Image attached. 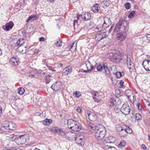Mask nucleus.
Instances as JSON below:
<instances>
[{
	"instance_id": "nucleus-1",
	"label": "nucleus",
	"mask_w": 150,
	"mask_h": 150,
	"mask_svg": "<svg viewBox=\"0 0 150 150\" xmlns=\"http://www.w3.org/2000/svg\"><path fill=\"white\" fill-rule=\"evenodd\" d=\"M129 28V22L123 19L120 20L117 23L114 30L115 33L119 31L128 32Z\"/></svg>"
},
{
	"instance_id": "nucleus-2",
	"label": "nucleus",
	"mask_w": 150,
	"mask_h": 150,
	"mask_svg": "<svg viewBox=\"0 0 150 150\" xmlns=\"http://www.w3.org/2000/svg\"><path fill=\"white\" fill-rule=\"evenodd\" d=\"M67 124L69 128L74 131L82 132V126L78 121L70 119L68 120Z\"/></svg>"
},
{
	"instance_id": "nucleus-3",
	"label": "nucleus",
	"mask_w": 150,
	"mask_h": 150,
	"mask_svg": "<svg viewBox=\"0 0 150 150\" xmlns=\"http://www.w3.org/2000/svg\"><path fill=\"white\" fill-rule=\"evenodd\" d=\"M104 22L102 25L101 24L97 25L95 30L96 32H100L108 27L111 25L112 22L110 18L107 17L103 18Z\"/></svg>"
},
{
	"instance_id": "nucleus-4",
	"label": "nucleus",
	"mask_w": 150,
	"mask_h": 150,
	"mask_svg": "<svg viewBox=\"0 0 150 150\" xmlns=\"http://www.w3.org/2000/svg\"><path fill=\"white\" fill-rule=\"evenodd\" d=\"M94 132L95 137L98 140H101L104 138L106 134L105 128L102 125H99V127Z\"/></svg>"
},
{
	"instance_id": "nucleus-5",
	"label": "nucleus",
	"mask_w": 150,
	"mask_h": 150,
	"mask_svg": "<svg viewBox=\"0 0 150 150\" xmlns=\"http://www.w3.org/2000/svg\"><path fill=\"white\" fill-rule=\"evenodd\" d=\"M121 101L119 98L115 95H114L110 98L109 105L111 107L114 106L119 105L121 104Z\"/></svg>"
},
{
	"instance_id": "nucleus-6",
	"label": "nucleus",
	"mask_w": 150,
	"mask_h": 150,
	"mask_svg": "<svg viewBox=\"0 0 150 150\" xmlns=\"http://www.w3.org/2000/svg\"><path fill=\"white\" fill-rule=\"evenodd\" d=\"M109 58L111 61L115 63H119L122 59L121 55L119 52L111 54Z\"/></svg>"
},
{
	"instance_id": "nucleus-7",
	"label": "nucleus",
	"mask_w": 150,
	"mask_h": 150,
	"mask_svg": "<svg viewBox=\"0 0 150 150\" xmlns=\"http://www.w3.org/2000/svg\"><path fill=\"white\" fill-rule=\"evenodd\" d=\"M16 143L18 145L24 144L28 140V138L26 135H22L15 138Z\"/></svg>"
},
{
	"instance_id": "nucleus-8",
	"label": "nucleus",
	"mask_w": 150,
	"mask_h": 150,
	"mask_svg": "<svg viewBox=\"0 0 150 150\" xmlns=\"http://www.w3.org/2000/svg\"><path fill=\"white\" fill-rule=\"evenodd\" d=\"M76 144L79 145L83 146L85 144V138L82 135L77 134L74 139Z\"/></svg>"
},
{
	"instance_id": "nucleus-9",
	"label": "nucleus",
	"mask_w": 150,
	"mask_h": 150,
	"mask_svg": "<svg viewBox=\"0 0 150 150\" xmlns=\"http://www.w3.org/2000/svg\"><path fill=\"white\" fill-rule=\"evenodd\" d=\"M131 110L130 107L127 103L124 104L120 109V111L125 115H129Z\"/></svg>"
},
{
	"instance_id": "nucleus-10",
	"label": "nucleus",
	"mask_w": 150,
	"mask_h": 150,
	"mask_svg": "<svg viewBox=\"0 0 150 150\" xmlns=\"http://www.w3.org/2000/svg\"><path fill=\"white\" fill-rule=\"evenodd\" d=\"M64 135L65 137L67 139L69 140H74L77 134L74 132H64Z\"/></svg>"
},
{
	"instance_id": "nucleus-11",
	"label": "nucleus",
	"mask_w": 150,
	"mask_h": 150,
	"mask_svg": "<svg viewBox=\"0 0 150 150\" xmlns=\"http://www.w3.org/2000/svg\"><path fill=\"white\" fill-rule=\"evenodd\" d=\"M62 87V83L59 81H57L52 84L51 88L53 91H57L60 90Z\"/></svg>"
},
{
	"instance_id": "nucleus-12",
	"label": "nucleus",
	"mask_w": 150,
	"mask_h": 150,
	"mask_svg": "<svg viewBox=\"0 0 150 150\" xmlns=\"http://www.w3.org/2000/svg\"><path fill=\"white\" fill-rule=\"evenodd\" d=\"M51 131L54 133H56L63 136L64 135V131L62 129L54 127L51 129Z\"/></svg>"
},
{
	"instance_id": "nucleus-13",
	"label": "nucleus",
	"mask_w": 150,
	"mask_h": 150,
	"mask_svg": "<svg viewBox=\"0 0 150 150\" xmlns=\"http://www.w3.org/2000/svg\"><path fill=\"white\" fill-rule=\"evenodd\" d=\"M107 37L106 33L105 32L97 33L96 35L95 38L96 40L100 41Z\"/></svg>"
},
{
	"instance_id": "nucleus-14",
	"label": "nucleus",
	"mask_w": 150,
	"mask_h": 150,
	"mask_svg": "<svg viewBox=\"0 0 150 150\" xmlns=\"http://www.w3.org/2000/svg\"><path fill=\"white\" fill-rule=\"evenodd\" d=\"M127 32L123 31L118 33L117 35V40L121 41L124 40L126 38Z\"/></svg>"
},
{
	"instance_id": "nucleus-15",
	"label": "nucleus",
	"mask_w": 150,
	"mask_h": 150,
	"mask_svg": "<svg viewBox=\"0 0 150 150\" xmlns=\"http://www.w3.org/2000/svg\"><path fill=\"white\" fill-rule=\"evenodd\" d=\"M142 65L146 71H150V60L145 59L143 61Z\"/></svg>"
},
{
	"instance_id": "nucleus-16",
	"label": "nucleus",
	"mask_w": 150,
	"mask_h": 150,
	"mask_svg": "<svg viewBox=\"0 0 150 150\" xmlns=\"http://www.w3.org/2000/svg\"><path fill=\"white\" fill-rule=\"evenodd\" d=\"M13 25V23L12 21H10L3 26L2 27L4 30L8 31L12 29Z\"/></svg>"
},
{
	"instance_id": "nucleus-17",
	"label": "nucleus",
	"mask_w": 150,
	"mask_h": 150,
	"mask_svg": "<svg viewBox=\"0 0 150 150\" xmlns=\"http://www.w3.org/2000/svg\"><path fill=\"white\" fill-rule=\"evenodd\" d=\"M81 16L82 20L85 21L90 20L91 17V14L88 12L82 13Z\"/></svg>"
},
{
	"instance_id": "nucleus-18",
	"label": "nucleus",
	"mask_w": 150,
	"mask_h": 150,
	"mask_svg": "<svg viewBox=\"0 0 150 150\" xmlns=\"http://www.w3.org/2000/svg\"><path fill=\"white\" fill-rule=\"evenodd\" d=\"M116 141L115 137L110 136H108L105 140V142L107 143H113Z\"/></svg>"
},
{
	"instance_id": "nucleus-19",
	"label": "nucleus",
	"mask_w": 150,
	"mask_h": 150,
	"mask_svg": "<svg viewBox=\"0 0 150 150\" xmlns=\"http://www.w3.org/2000/svg\"><path fill=\"white\" fill-rule=\"evenodd\" d=\"M72 68L70 66H68L65 68L63 70L62 73L64 75H68L72 71Z\"/></svg>"
},
{
	"instance_id": "nucleus-20",
	"label": "nucleus",
	"mask_w": 150,
	"mask_h": 150,
	"mask_svg": "<svg viewBox=\"0 0 150 150\" xmlns=\"http://www.w3.org/2000/svg\"><path fill=\"white\" fill-rule=\"evenodd\" d=\"M18 58L17 57H13L11 59L10 62L13 65H17L19 62Z\"/></svg>"
},
{
	"instance_id": "nucleus-21",
	"label": "nucleus",
	"mask_w": 150,
	"mask_h": 150,
	"mask_svg": "<svg viewBox=\"0 0 150 150\" xmlns=\"http://www.w3.org/2000/svg\"><path fill=\"white\" fill-rule=\"evenodd\" d=\"M16 129V125L11 122H9L8 129L13 130Z\"/></svg>"
},
{
	"instance_id": "nucleus-22",
	"label": "nucleus",
	"mask_w": 150,
	"mask_h": 150,
	"mask_svg": "<svg viewBox=\"0 0 150 150\" xmlns=\"http://www.w3.org/2000/svg\"><path fill=\"white\" fill-rule=\"evenodd\" d=\"M38 18V16L36 15H31L29 16L26 21L27 22H28L30 20L34 21L37 20Z\"/></svg>"
},
{
	"instance_id": "nucleus-23",
	"label": "nucleus",
	"mask_w": 150,
	"mask_h": 150,
	"mask_svg": "<svg viewBox=\"0 0 150 150\" xmlns=\"http://www.w3.org/2000/svg\"><path fill=\"white\" fill-rule=\"evenodd\" d=\"M52 122V120L46 119L43 121V124L44 125L48 126L51 124Z\"/></svg>"
},
{
	"instance_id": "nucleus-24",
	"label": "nucleus",
	"mask_w": 150,
	"mask_h": 150,
	"mask_svg": "<svg viewBox=\"0 0 150 150\" xmlns=\"http://www.w3.org/2000/svg\"><path fill=\"white\" fill-rule=\"evenodd\" d=\"M88 126L91 128V129L95 131L97 130V128L99 127V126H96L91 122H89L88 124Z\"/></svg>"
},
{
	"instance_id": "nucleus-25",
	"label": "nucleus",
	"mask_w": 150,
	"mask_h": 150,
	"mask_svg": "<svg viewBox=\"0 0 150 150\" xmlns=\"http://www.w3.org/2000/svg\"><path fill=\"white\" fill-rule=\"evenodd\" d=\"M98 4H96L92 7V10L95 13L98 11L99 9L98 8Z\"/></svg>"
},
{
	"instance_id": "nucleus-26",
	"label": "nucleus",
	"mask_w": 150,
	"mask_h": 150,
	"mask_svg": "<svg viewBox=\"0 0 150 150\" xmlns=\"http://www.w3.org/2000/svg\"><path fill=\"white\" fill-rule=\"evenodd\" d=\"M9 122L7 121H4L1 126V128H4L6 129H8Z\"/></svg>"
},
{
	"instance_id": "nucleus-27",
	"label": "nucleus",
	"mask_w": 150,
	"mask_h": 150,
	"mask_svg": "<svg viewBox=\"0 0 150 150\" xmlns=\"http://www.w3.org/2000/svg\"><path fill=\"white\" fill-rule=\"evenodd\" d=\"M126 144V142L122 140L118 145V147L120 149H121L125 146Z\"/></svg>"
},
{
	"instance_id": "nucleus-28",
	"label": "nucleus",
	"mask_w": 150,
	"mask_h": 150,
	"mask_svg": "<svg viewBox=\"0 0 150 150\" xmlns=\"http://www.w3.org/2000/svg\"><path fill=\"white\" fill-rule=\"evenodd\" d=\"M124 75V73L122 71V72L120 71L116 72L115 73V75L118 78H120L122 76Z\"/></svg>"
},
{
	"instance_id": "nucleus-29",
	"label": "nucleus",
	"mask_w": 150,
	"mask_h": 150,
	"mask_svg": "<svg viewBox=\"0 0 150 150\" xmlns=\"http://www.w3.org/2000/svg\"><path fill=\"white\" fill-rule=\"evenodd\" d=\"M119 134L121 137H124L127 135V133L126 132L125 128L123 129V130H122L120 132H119Z\"/></svg>"
},
{
	"instance_id": "nucleus-30",
	"label": "nucleus",
	"mask_w": 150,
	"mask_h": 150,
	"mask_svg": "<svg viewBox=\"0 0 150 150\" xmlns=\"http://www.w3.org/2000/svg\"><path fill=\"white\" fill-rule=\"evenodd\" d=\"M126 130V132L127 133V135L128 133L130 134H131L132 132V129L130 128L128 126H125V127Z\"/></svg>"
},
{
	"instance_id": "nucleus-31",
	"label": "nucleus",
	"mask_w": 150,
	"mask_h": 150,
	"mask_svg": "<svg viewBox=\"0 0 150 150\" xmlns=\"http://www.w3.org/2000/svg\"><path fill=\"white\" fill-rule=\"evenodd\" d=\"M24 43L23 39H19L17 40L16 44L18 46L20 47L23 45Z\"/></svg>"
},
{
	"instance_id": "nucleus-32",
	"label": "nucleus",
	"mask_w": 150,
	"mask_h": 150,
	"mask_svg": "<svg viewBox=\"0 0 150 150\" xmlns=\"http://www.w3.org/2000/svg\"><path fill=\"white\" fill-rule=\"evenodd\" d=\"M142 116L139 113H137L135 115L136 119L137 121L141 120H142Z\"/></svg>"
},
{
	"instance_id": "nucleus-33",
	"label": "nucleus",
	"mask_w": 150,
	"mask_h": 150,
	"mask_svg": "<svg viewBox=\"0 0 150 150\" xmlns=\"http://www.w3.org/2000/svg\"><path fill=\"white\" fill-rule=\"evenodd\" d=\"M96 69L98 71H102L103 68L102 65V64H100L97 65L96 67Z\"/></svg>"
},
{
	"instance_id": "nucleus-34",
	"label": "nucleus",
	"mask_w": 150,
	"mask_h": 150,
	"mask_svg": "<svg viewBox=\"0 0 150 150\" xmlns=\"http://www.w3.org/2000/svg\"><path fill=\"white\" fill-rule=\"evenodd\" d=\"M25 91L23 87H21L18 88V93L20 95H22Z\"/></svg>"
},
{
	"instance_id": "nucleus-35",
	"label": "nucleus",
	"mask_w": 150,
	"mask_h": 150,
	"mask_svg": "<svg viewBox=\"0 0 150 150\" xmlns=\"http://www.w3.org/2000/svg\"><path fill=\"white\" fill-rule=\"evenodd\" d=\"M51 77V76L50 75H48L46 76H45L46 79V84H48L51 81V79L50 78Z\"/></svg>"
},
{
	"instance_id": "nucleus-36",
	"label": "nucleus",
	"mask_w": 150,
	"mask_h": 150,
	"mask_svg": "<svg viewBox=\"0 0 150 150\" xmlns=\"http://www.w3.org/2000/svg\"><path fill=\"white\" fill-rule=\"evenodd\" d=\"M85 63L87 69H89V68L90 67H91V65L90 62L89 61L87 60L86 61Z\"/></svg>"
},
{
	"instance_id": "nucleus-37",
	"label": "nucleus",
	"mask_w": 150,
	"mask_h": 150,
	"mask_svg": "<svg viewBox=\"0 0 150 150\" xmlns=\"http://www.w3.org/2000/svg\"><path fill=\"white\" fill-rule=\"evenodd\" d=\"M136 12L134 11H131L128 15V17L129 18H131L133 17L135 14Z\"/></svg>"
},
{
	"instance_id": "nucleus-38",
	"label": "nucleus",
	"mask_w": 150,
	"mask_h": 150,
	"mask_svg": "<svg viewBox=\"0 0 150 150\" xmlns=\"http://www.w3.org/2000/svg\"><path fill=\"white\" fill-rule=\"evenodd\" d=\"M115 92L116 94L120 96L121 97L123 96V93L120 91L119 89H117L115 90Z\"/></svg>"
},
{
	"instance_id": "nucleus-39",
	"label": "nucleus",
	"mask_w": 150,
	"mask_h": 150,
	"mask_svg": "<svg viewBox=\"0 0 150 150\" xmlns=\"http://www.w3.org/2000/svg\"><path fill=\"white\" fill-rule=\"evenodd\" d=\"M105 71V73L108 76H109L111 75V74L110 73V72L109 69L108 68H107V69H104Z\"/></svg>"
},
{
	"instance_id": "nucleus-40",
	"label": "nucleus",
	"mask_w": 150,
	"mask_h": 150,
	"mask_svg": "<svg viewBox=\"0 0 150 150\" xmlns=\"http://www.w3.org/2000/svg\"><path fill=\"white\" fill-rule=\"evenodd\" d=\"M125 6L126 9H129L131 7L130 4L129 3H126L125 4Z\"/></svg>"
},
{
	"instance_id": "nucleus-41",
	"label": "nucleus",
	"mask_w": 150,
	"mask_h": 150,
	"mask_svg": "<svg viewBox=\"0 0 150 150\" xmlns=\"http://www.w3.org/2000/svg\"><path fill=\"white\" fill-rule=\"evenodd\" d=\"M126 61L127 64H129V63L132 62L130 56L129 55H127L126 58Z\"/></svg>"
},
{
	"instance_id": "nucleus-42",
	"label": "nucleus",
	"mask_w": 150,
	"mask_h": 150,
	"mask_svg": "<svg viewBox=\"0 0 150 150\" xmlns=\"http://www.w3.org/2000/svg\"><path fill=\"white\" fill-rule=\"evenodd\" d=\"M102 66L103 67V69H107V68H108V64L106 62H105L103 63V64H102Z\"/></svg>"
},
{
	"instance_id": "nucleus-43",
	"label": "nucleus",
	"mask_w": 150,
	"mask_h": 150,
	"mask_svg": "<svg viewBox=\"0 0 150 150\" xmlns=\"http://www.w3.org/2000/svg\"><path fill=\"white\" fill-rule=\"evenodd\" d=\"M127 65L129 69L130 70L131 68L130 67H133L134 66V63L131 62L129 63V64H127Z\"/></svg>"
},
{
	"instance_id": "nucleus-44",
	"label": "nucleus",
	"mask_w": 150,
	"mask_h": 150,
	"mask_svg": "<svg viewBox=\"0 0 150 150\" xmlns=\"http://www.w3.org/2000/svg\"><path fill=\"white\" fill-rule=\"evenodd\" d=\"M124 127H121L120 126H117L116 127L117 130L118 132H120L121 131L123 130V129Z\"/></svg>"
},
{
	"instance_id": "nucleus-45",
	"label": "nucleus",
	"mask_w": 150,
	"mask_h": 150,
	"mask_svg": "<svg viewBox=\"0 0 150 150\" xmlns=\"http://www.w3.org/2000/svg\"><path fill=\"white\" fill-rule=\"evenodd\" d=\"M108 150H117V149L114 147L111 146H108Z\"/></svg>"
},
{
	"instance_id": "nucleus-46",
	"label": "nucleus",
	"mask_w": 150,
	"mask_h": 150,
	"mask_svg": "<svg viewBox=\"0 0 150 150\" xmlns=\"http://www.w3.org/2000/svg\"><path fill=\"white\" fill-rule=\"evenodd\" d=\"M55 44L57 47H59L62 46V42L59 40V41H57V42L55 43Z\"/></svg>"
},
{
	"instance_id": "nucleus-47",
	"label": "nucleus",
	"mask_w": 150,
	"mask_h": 150,
	"mask_svg": "<svg viewBox=\"0 0 150 150\" xmlns=\"http://www.w3.org/2000/svg\"><path fill=\"white\" fill-rule=\"evenodd\" d=\"M124 83V82L123 80H120V86L119 87L120 88H122L123 87V84Z\"/></svg>"
},
{
	"instance_id": "nucleus-48",
	"label": "nucleus",
	"mask_w": 150,
	"mask_h": 150,
	"mask_svg": "<svg viewBox=\"0 0 150 150\" xmlns=\"http://www.w3.org/2000/svg\"><path fill=\"white\" fill-rule=\"evenodd\" d=\"M74 94L75 95V96L78 98H79L81 96V94H80L79 92L78 91L75 92L74 93Z\"/></svg>"
},
{
	"instance_id": "nucleus-49",
	"label": "nucleus",
	"mask_w": 150,
	"mask_h": 150,
	"mask_svg": "<svg viewBox=\"0 0 150 150\" xmlns=\"http://www.w3.org/2000/svg\"><path fill=\"white\" fill-rule=\"evenodd\" d=\"M98 96L96 97H93V98L94 100V101L95 102H99V100L98 98Z\"/></svg>"
},
{
	"instance_id": "nucleus-50",
	"label": "nucleus",
	"mask_w": 150,
	"mask_h": 150,
	"mask_svg": "<svg viewBox=\"0 0 150 150\" xmlns=\"http://www.w3.org/2000/svg\"><path fill=\"white\" fill-rule=\"evenodd\" d=\"M47 67L49 69L52 71H55V70L51 66H47Z\"/></svg>"
},
{
	"instance_id": "nucleus-51",
	"label": "nucleus",
	"mask_w": 150,
	"mask_h": 150,
	"mask_svg": "<svg viewBox=\"0 0 150 150\" xmlns=\"http://www.w3.org/2000/svg\"><path fill=\"white\" fill-rule=\"evenodd\" d=\"M114 25L113 24L110 27V28L108 31V33H110L112 30V29L114 27Z\"/></svg>"
},
{
	"instance_id": "nucleus-52",
	"label": "nucleus",
	"mask_w": 150,
	"mask_h": 150,
	"mask_svg": "<svg viewBox=\"0 0 150 150\" xmlns=\"http://www.w3.org/2000/svg\"><path fill=\"white\" fill-rule=\"evenodd\" d=\"M90 68H91L89 69L90 70V72H91L92 71V70H94L95 69L96 67L95 66H93L92 65H91Z\"/></svg>"
},
{
	"instance_id": "nucleus-53",
	"label": "nucleus",
	"mask_w": 150,
	"mask_h": 150,
	"mask_svg": "<svg viewBox=\"0 0 150 150\" xmlns=\"http://www.w3.org/2000/svg\"><path fill=\"white\" fill-rule=\"evenodd\" d=\"M76 110L78 112H81V108L80 107H78L77 108Z\"/></svg>"
},
{
	"instance_id": "nucleus-54",
	"label": "nucleus",
	"mask_w": 150,
	"mask_h": 150,
	"mask_svg": "<svg viewBox=\"0 0 150 150\" xmlns=\"http://www.w3.org/2000/svg\"><path fill=\"white\" fill-rule=\"evenodd\" d=\"M39 40L40 41H44L45 40V38L43 37H41L39 38Z\"/></svg>"
},
{
	"instance_id": "nucleus-55",
	"label": "nucleus",
	"mask_w": 150,
	"mask_h": 150,
	"mask_svg": "<svg viewBox=\"0 0 150 150\" xmlns=\"http://www.w3.org/2000/svg\"><path fill=\"white\" fill-rule=\"evenodd\" d=\"M111 69L112 70H113L115 71V70H116L117 68H116V67L115 66L113 65V66H111Z\"/></svg>"
},
{
	"instance_id": "nucleus-56",
	"label": "nucleus",
	"mask_w": 150,
	"mask_h": 150,
	"mask_svg": "<svg viewBox=\"0 0 150 150\" xmlns=\"http://www.w3.org/2000/svg\"><path fill=\"white\" fill-rule=\"evenodd\" d=\"M142 148L144 150H146V146L144 144H142Z\"/></svg>"
},
{
	"instance_id": "nucleus-57",
	"label": "nucleus",
	"mask_w": 150,
	"mask_h": 150,
	"mask_svg": "<svg viewBox=\"0 0 150 150\" xmlns=\"http://www.w3.org/2000/svg\"><path fill=\"white\" fill-rule=\"evenodd\" d=\"M93 94V97H96L97 96H98L97 95L98 94H97L96 92H94L93 93H92Z\"/></svg>"
},
{
	"instance_id": "nucleus-58",
	"label": "nucleus",
	"mask_w": 150,
	"mask_h": 150,
	"mask_svg": "<svg viewBox=\"0 0 150 150\" xmlns=\"http://www.w3.org/2000/svg\"><path fill=\"white\" fill-rule=\"evenodd\" d=\"M1 127H0V133L3 134L5 132L4 131V130L3 129H1Z\"/></svg>"
},
{
	"instance_id": "nucleus-59",
	"label": "nucleus",
	"mask_w": 150,
	"mask_h": 150,
	"mask_svg": "<svg viewBox=\"0 0 150 150\" xmlns=\"http://www.w3.org/2000/svg\"><path fill=\"white\" fill-rule=\"evenodd\" d=\"M7 150H16V149L14 147H11L10 149H8Z\"/></svg>"
},
{
	"instance_id": "nucleus-60",
	"label": "nucleus",
	"mask_w": 150,
	"mask_h": 150,
	"mask_svg": "<svg viewBox=\"0 0 150 150\" xmlns=\"http://www.w3.org/2000/svg\"><path fill=\"white\" fill-rule=\"evenodd\" d=\"M87 114L88 116L90 117L91 115L93 116V113H91L89 112H87Z\"/></svg>"
},
{
	"instance_id": "nucleus-61",
	"label": "nucleus",
	"mask_w": 150,
	"mask_h": 150,
	"mask_svg": "<svg viewBox=\"0 0 150 150\" xmlns=\"http://www.w3.org/2000/svg\"><path fill=\"white\" fill-rule=\"evenodd\" d=\"M34 76V75L33 74H29L28 76V77L31 78H33Z\"/></svg>"
},
{
	"instance_id": "nucleus-62",
	"label": "nucleus",
	"mask_w": 150,
	"mask_h": 150,
	"mask_svg": "<svg viewBox=\"0 0 150 150\" xmlns=\"http://www.w3.org/2000/svg\"><path fill=\"white\" fill-rule=\"evenodd\" d=\"M83 72L84 73H87L88 72H90L89 69H87V70H84L83 71Z\"/></svg>"
},
{
	"instance_id": "nucleus-63",
	"label": "nucleus",
	"mask_w": 150,
	"mask_h": 150,
	"mask_svg": "<svg viewBox=\"0 0 150 150\" xmlns=\"http://www.w3.org/2000/svg\"><path fill=\"white\" fill-rule=\"evenodd\" d=\"M39 51V49H35L34 51V53H37Z\"/></svg>"
},
{
	"instance_id": "nucleus-64",
	"label": "nucleus",
	"mask_w": 150,
	"mask_h": 150,
	"mask_svg": "<svg viewBox=\"0 0 150 150\" xmlns=\"http://www.w3.org/2000/svg\"><path fill=\"white\" fill-rule=\"evenodd\" d=\"M146 38L148 40L150 39V34H148L146 36Z\"/></svg>"
}]
</instances>
